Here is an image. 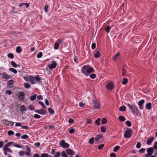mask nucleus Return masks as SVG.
Instances as JSON below:
<instances>
[{
    "label": "nucleus",
    "mask_w": 157,
    "mask_h": 157,
    "mask_svg": "<svg viewBox=\"0 0 157 157\" xmlns=\"http://www.w3.org/2000/svg\"><path fill=\"white\" fill-rule=\"evenodd\" d=\"M26 149L27 151H23V155H25L27 156H29L31 152V149L29 147L26 146Z\"/></svg>",
    "instance_id": "nucleus-9"
},
{
    "label": "nucleus",
    "mask_w": 157,
    "mask_h": 157,
    "mask_svg": "<svg viewBox=\"0 0 157 157\" xmlns=\"http://www.w3.org/2000/svg\"><path fill=\"white\" fill-rule=\"evenodd\" d=\"M126 107L124 105H122L119 108V110L120 111H125L126 110Z\"/></svg>",
    "instance_id": "nucleus-21"
},
{
    "label": "nucleus",
    "mask_w": 157,
    "mask_h": 157,
    "mask_svg": "<svg viewBox=\"0 0 157 157\" xmlns=\"http://www.w3.org/2000/svg\"><path fill=\"white\" fill-rule=\"evenodd\" d=\"M153 140V137H152L151 138L148 139L147 141V144L148 145H150L152 143Z\"/></svg>",
    "instance_id": "nucleus-18"
},
{
    "label": "nucleus",
    "mask_w": 157,
    "mask_h": 157,
    "mask_svg": "<svg viewBox=\"0 0 157 157\" xmlns=\"http://www.w3.org/2000/svg\"><path fill=\"white\" fill-rule=\"evenodd\" d=\"M151 105H152L151 103H148L146 104L145 108L147 110H150L151 109Z\"/></svg>",
    "instance_id": "nucleus-13"
},
{
    "label": "nucleus",
    "mask_w": 157,
    "mask_h": 157,
    "mask_svg": "<svg viewBox=\"0 0 157 157\" xmlns=\"http://www.w3.org/2000/svg\"><path fill=\"white\" fill-rule=\"evenodd\" d=\"M120 147L119 146H116L113 149V151L114 152H116L119 149Z\"/></svg>",
    "instance_id": "nucleus-37"
},
{
    "label": "nucleus",
    "mask_w": 157,
    "mask_h": 157,
    "mask_svg": "<svg viewBox=\"0 0 157 157\" xmlns=\"http://www.w3.org/2000/svg\"><path fill=\"white\" fill-rule=\"evenodd\" d=\"M106 128L104 126H102L101 128V132H105L106 131Z\"/></svg>",
    "instance_id": "nucleus-42"
},
{
    "label": "nucleus",
    "mask_w": 157,
    "mask_h": 157,
    "mask_svg": "<svg viewBox=\"0 0 157 157\" xmlns=\"http://www.w3.org/2000/svg\"><path fill=\"white\" fill-rule=\"evenodd\" d=\"M94 137L91 138L89 141V142L90 144H93L94 143Z\"/></svg>",
    "instance_id": "nucleus-35"
},
{
    "label": "nucleus",
    "mask_w": 157,
    "mask_h": 157,
    "mask_svg": "<svg viewBox=\"0 0 157 157\" xmlns=\"http://www.w3.org/2000/svg\"><path fill=\"white\" fill-rule=\"evenodd\" d=\"M13 81L12 80H9L7 83L8 85L9 86H11L13 85Z\"/></svg>",
    "instance_id": "nucleus-29"
},
{
    "label": "nucleus",
    "mask_w": 157,
    "mask_h": 157,
    "mask_svg": "<svg viewBox=\"0 0 157 157\" xmlns=\"http://www.w3.org/2000/svg\"><path fill=\"white\" fill-rule=\"evenodd\" d=\"M141 147V144L140 142H138L136 145V147L137 148H140Z\"/></svg>",
    "instance_id": "nucleus-59"
},
{
    "label": "nucleus",
    "mask_w": 157,
    "mask_h": 157,
    "mask_svg": "<svg viewBox=\"0 0 157 157\" xmlns=\"http://www.w3.org/2000/svg\"><path fill=\"white\" fill-rule=\"evenodd\" d=\"M125 124L128 127H130L131 125V123L130 121H126Z\"/></svg>",
    "instance_id": "nucleus-45"
},
{
    "label": "nucleus",
    "mask_w": 157,
    "mask_h": 157,
    "mask_svg": "<svg viewBox=\"0 0 157 157\" xmlns=\"http://www.w3.org/2000/svg\"><path fill=\"white\" fill-rule=\"evenodd\" d=\"M96 44L95 43H93L91 45L92 49H94L95 48Z\"/></svg>",
    "instance_id": "nucleus-60"
},
{
    "label": "nucleus",
    "mask_w": 157,
    "mask_h": 157,
    "mask_svg": "<svg viewBox=\"0 0 157 157\" xmlns=\"http://www.w3.org/2000/svg\"><path fill=\"white\" fill-rule=\"evenodd\" d=\"M61 156L62 157H67V155L64 151H63L61 152Z\"/></svg>",
    "instance_id": "nucleus-39"
},
{
    "label": "nucleus",
    "mask_w": 157,
    "mask_h": 157,
    "mask_svg": "<svg viewBox=\"0 0 157 157\" xmlns=\"http://www.w3.org/2000/svg\"><path fill=\"white\" fill-rule=\"evenodd\" d=\"M48 154L46 153H44L41 154L40 157H48Z\"/></svg>",
    "instance_id": "nucleus-38"
},
{
    "label": "nucleus",
    "mask_w": 157,
    "mask_h": 157,
    "mask_svg": "<svg viewBox=\"0 0 157 157\" xmlns=\"http://www.w3.org/2000/svg\"><path fill=\"white\" fill-rule=\"evenodd\" d=\"M43 54L41 52H40L38 54H37V57L38 58H40L42 57Z\"/></svg>",
    "instance_id": "nucleus-47"
},
{
    "label": "nucleus",
    "mask_w": 157,
    "mask_h": 157,
    "mask_svg": "<svg viewBox=\"0 0 157 157\" xmlns=\"http://www.w3.org/2000/svg\"><path fill=\"white\" fill-rule=\"evenodd\" d=\"M11 64L13 67L14 68H16L17 67L16 63L13 61H12L11 62Z\"/></svg>",
    "instance_id": "nucleus-32"
},
{
    "label": "nucleus",
    "mask_w": 157,
    "mask_h": 157,
    "mask_svg": "<svg viewBox=\"0 0 157 157\" xmlns=\"http://www.w3.org/2000/svg\"><path fill=\"white\" fill-rule=\"evenodd\" d=\"M59 145L63 148H66L69 147V145L67 143H65L64 140H61L59 142Z\"/></svg>",
    "instance_id": "nucleus-4"
},
{
    "label": "nucleus",
    "mask_w": 157,
    "mask_h": 157,
    "mask_svg": "<svg viewBox=\"0 0 157 157\" xmlns=\"http://www.w3.org/2000/svg\"><path fill=\"white\" fill-rule=\"evenodd\" d=\"M154 147L155 149L157 150V142H155L154 145Z\"/></svg>",
    "instance_id": "nucleus-61"
},
{
    "label": "nucleus",
    "mask_w": 157,
    "mask_h": 157,
    "mask_svg": "<svg viewBox=\"0 0 157 157\" xmlns=\"http://www.w3.org/2000/svg\"><path fill=\"white\" fill-rule=\"evenodd\" d=\"M2 123L5 125L6 126H9V125L10 121L4 119L2 120Z\"/></svg>",
    "instance_id": "nucleus-16"
},
{
    "label": "nucleus",
    "mask_w": 157,
    "mask_h": 157,
    "mask_svg": "<svg viewBox=\"0 0 157 157\" xmlns=\"http://www.w3.org/2000/svg\"><path fill=\"white\" fill-rule=\"evenodd\" d=\"M33 78L34 80H35L38 82H40L41 80L39 76L38 75H36L35 76H33Z\"/></svg>",
    "instance_id": "nucleus-19"
},
{
    "label": "nucleus",
    "mask_w": 157,
    "mask_h": 157,
    "mask_svg": "<svg viewBox=\"0 0 157 157\" xmlns=\"http://www.w3.org/2000/svg\"><path fill=\"white\" fill-rule=\"evenodd\" d=\"M132 131L130 128H128L124 134V136L126 138H129L131 136Z\"/></svg>",
    "instance_id": "nucleus-3"
},
{
    "label": "nucleus",
    "mask_w": 157,
    "mask_h": 157,
    "mask_svg": "<svg viewBox=\"0 0 157 157\" xmlns=\"http://www.w3.org/2000/svg\"><path fill=\"white\" fill-rule=\"evenodd\" d=\"M34 112L36 113L42 115H44L46 113V111L43 109H41L40 110H35Z\"/></svg>",
    "instance_id": "nucleus-7"
},
{
    "label": "nucleus",
    "mask_w": 157,
    "mask_h": 157,
    "mask_svg": "<svg viewBox=\"0 0 157 157\" xmlns=\"http://www.w3.org/2000/svg\"><path fill=\"white\" fill-rule=\"evenodd\" d=\"M34 81L35 80L33 79V76H30L29 81L30 82L32 85H34L35 84V82H34Z\"/></svg>",
    "instance_id": "nucleus-17"
},
{
    "label": "nucleus",
    "mask_w": 157,
    "mask_h": 157,
    "mask_svg": "<svg viewBox=\"0 0 157 157\" xmlns=\"http://www.w3.org/2000/svg\"><path fill=\"white\" fill-rule=\"evenodd\" d=\"M24 86L25 88L27 89L31 87V85L27 83H25L24 84Z\"/></svg>",
    "instance_id": "nucleus-46"
},
{
    "label": "nucleus",
    "mask_w": 157,
    "mask_h": 157,
    "mask_svg": "<svg viewBox=\"0 0 157 157\" xmlns=\"http://www.w3.org/2000/svg\"><path fill=\"white\" fill-rule=\"evenodd\" d=\"M107 122V120L105 118H103L101 120V123L104 124Z\"/></svg>",
    "instance_id": "nucleus-49"
},
{
    "label": "nucleus",
    "mask_w": 157,
    "mask_h": 157,
    "mask_svg": "<svg viewBox=\"0 0 157 157\" xmlns=\"http://www.w3.org/2000/svg\"><path fill=\"white\" fill-rule=\"evenodd\" d=\"M110 157H116V155L115 153H112L110 154Z\"/></svg>",
    "instance_id": "nucleus-63"
},
{
    "label": "nucleus",
    "mask_w": 157,
    "mask_h": 157,
    "mask_svg": "<svg viewBox=\"0 0 157 157\" xmlns=\"http://www.w3.org/2000/svg\"><path fill=\"white\" fill-rule=\"evenodd\" d=\"M34 118L36 119H39L41 117V116L37 114H36L34 115Z\"/></svg>",
    "instance_id": "nucleus-51"
},
{
    "label": "nucleus",
    "mask_w": 157,
    "mask_h": 157,
    "mask_svg": "<svg viewBox=\"0 0 157 157\" xmlns=\"http://www.w3.org/2000/svg\"><path fill=\"white\" fill-rule=\"evenodd\" d=\"M106 86V88L109 90H112L113 88V85L112 82L108 83Z\"/></svg>",
    "instance_id": "nucleus-10"
},
{
    "label": "nucleus",
    "mask_w": 157,
    "mask_h": 157,
    "mask_svg": "<svg viewBox=\"0 0 157 157\" xmlns=\"http://www.w3.org/2000/svg\"><path fill=\"white\" fill-rule=\"evenodd\" d=\"M96 76V75L94 74H92L90 75V77L92 79H94Z\"/></svg>",
    "instance_id": "nucleus-48"
},
{
    "label": "nucleus",
    "mask_w": 157,
    "mask_h": 157,
    "mask_svg": "<svg viewBox=\"0 0 157 157\" xmlns=\"http://www.w3.org/2000/svg\"><path fill=\"white\" fill-rule=\"evenodd\" d=\"M37 96V94H35L34 95L31 96L30 97V100L32 101H34L36 98Z\"/></svg>",
    "instance_id": "nucleus-23"
},
{
    "label": "nucleus",
    "mask_w": 157,
    "mask_h": 157,
    "mask_svg": "<svg viewBox=\"0 0 157 157\" xmlns=\"http://www.w3.org/2000/svg\"><path fill=\"white\" fill-rule=\"evenodd\" d=\"M1 75L2 76V78L3 79L8 80L11 78L10 75L5 72L1 74Z\"/></svg>",
    "instance_id": "nucleus-6"
},
{
    "label": "nucleus",
    "mask_w": 157,
    "mask_h": 157,
    "mask_svg": "<svg viewBox=\"0 0 157 157\" xmlns=\"http://www.w3.org/2000/svg\"><path fill=\"white\" fill-rule=\"evenodd\" d=\"M85 104L83 103L82 102H80L79 104V105L80 107H82L85 105Z\"/></svg>",
    "instance_id": "nucleus-64"
},
{
    "label": "nucleus",
    "mask_w": 157,
    "mask_h": 157,
    "mask_svg": "<svg viewBox=\"0 0 157 157\" xmlns=\"http://www.w3.org/2000/svg\"><path fill=\"white\" fill-rule=\"evenodd\" d=\"M38 103L44 109H46V106L43 103V102L41 101H39Z\"/></svg>",
    "instance_id": "nucleus-40"
},
{
    "label": "nucleus",
    "mask_w": 157,
    "mask_h": 157,
    "mask_svg": "<svg viewBox=\"0 0 157 157\" xmlns=\"http://www.w3.org/2000/svg\"><path fill=\"white\" fill-rule=\"evenodd\" d=\"M29 137V136L27 135H24L21 136V138L23 139H26L28 138Z\"/></svg>",
    "instance_id": "nucleus-41"
},
{
    "label": "nucleus",
    "mask_w": 157,
    "mask_h": 157,
    "mask_svg": "<svg viewBox=\"0 0 157 157\" xmlns=\"http://www.w3.org/2000/svg\"><path fill=\"white\" fill-rule=\"evenodd\" d=\"M9 70L15 74H16L17 73V71L15 69L13 68H10L9 69Z\"/></svg>",
    "instance_id": "nucleus-27"
},
{
    "label": "nucleus",
    "mask_w": 157,
    "mask_h": 157,
    "mask_svg": "<svg viewBox=\"0 0 157 157\" xmlns=\"http://www.w3.org/2000/svg\"><path fill=\"white\" fill-rule=\"evenodd\" d=\"M111 30L110 27L109 26H107L105 28V30L107 33H109Z\"/></svg>",
    "instance_id": "nucleus-31"
},
{
    "label": "nucleus",
    "mask_w": 157,
    "mask_h": 157,
    "mask_svg": "<svg viewBox=\"0 0 157 157\" xmlns=\"http://www.w3.org/2000/svg\"><path fill=\"white\" fill-rule=\"evenodd\" d=\"M127 105L132 111L133 114H137L138 113V109L135 104H128Z\"/></svg>",
    "instance_id": "nucleus-2"
},
{
    "label": "nucleus",
    "mask_w": 157,
    "mask_h": 157,
    "mask_svg": "<svg viewBox=\"0 0 157 157\" xmlns=\"http://www.w3.org/2000/svg\"><path fill=\"white\" fill-rule=\"evenodd\" d=\"M60 153L59 152H57L56 155L54 156V157H60Z\"/></svg>",
    "instance_id": "nucleus-52"
},
{
    "label": "nucleus",
    "mask_w": 157,
    "mask_h": 157,
    "mask_svg": "<svg viewBox=\"0 0 157 157\" xmlns=\"http://www.w3.org/2000/svg\"><path fill=\"white\" fill-rule=\"evenodd\" d=\"M37 100H42L43 99V97L42 95H40L38 96H37Z\"/></svg>",
    "instance_id": "nucleus-53"
},
{
    "label": "nucleus",
    "mask_w": 157,
    "mask_h": 157,
    "mask_svg": "<svg viewBox=\"0 0 157 157\" xmlns=\"http://www.w3.org/2000/svg\"><path fill=\"white\" fill-rule=\"evenodd\" d=\"M94 69L93 68L90 67L89 66H84L81 69L82 73L86 76H88L90 73L94 72Z\"/></svg>",
    "instance_id": "nucleus-1"
},
{
    "label": "nucleus",
    "mask_w": 157,
    "mask_h": 157,
    "mask_svg": "<svg viewBox=\"0 0 157 157\" xmlns=\"http://www.w3.org/2000/svg\"><path fill=\"white\" fill-rule=\"evenodd\" d=\"M26 108L25 106L24 105H22L21 107L20 111L21 112L26 111Z\"/></svg>",
    "instance_id": "nucleus-20"
},
{
    "label": "nucleus",
    "mask_w": 157,
    "mask_h": 157,
    "mask_svg": "<svg viewBox=\"0 0 157 157\" xmlns=\"http://www.w3.org/2000/svg\"><path fill=\"white\" fill-rule=\"evenodd\" d=\"M66 152L69 155H74V151L71 149H67L66 150Z\"/></svg>",
    "instance_id": "nucleus-11"
},
{
    "label": "nucleus",
    "mask_w": 157,
    "mask_h": 157,
    "mask_svg": "<svg viewBox=\"0 0 157 157\" xmlns=\"http://www.w3.org/2000/svg\"><path fill=\"white\" fill-rule=\"evenodd\" d=\"M144 102L145 101L143 99H142L139 101L138 102V105H143L144 104Z\"/></svg>",
    "instance_id": "nucleus-28"
},
{
    "label": "nucleus",
    "mask_w": 157,
    "mask_h": 157,
    "mask_svg": "<svg viewBox=\"0 0 157 157\" xmlns=\"http://www.w3.org/2000/svg\"><path fill=\"white\" fill-rule=\"evenodd\" d=\"M120 53L119 52H118L114 56H113V60H115L117 59V58L118 56H119Z\"/></svg>",
    "instance_id": "nucleus-36"
},
{
    "label": "nucleus",
    "mask_w": 157,
    "mask_h": 157,
    "mask_svg": "<svg viewBox=\"0 0 157 157\" xmlns=\"http://www.w3.org/2000/svg\"><path fill=\"white\" fill-rule=\"evenodd\" d=\"M4 149L7 152H9L11 153H12V150L9 148L5 149Z\"/></svg>",
    "instance_id": "nucleus-55"
},
{
    "label": "nucleus",
    "mask_w": 157,
    "mask_h": 157,
    "mask_svg": "<svg viewBox=\"0 0 157 157\" xmlns=\"http://www.w3.org/2000/svg\"><path fill=\"white\" fill-rule=\"evenodd\" d=\"M48 112L49 113L51 114H53L54 113V112L53 109L51 108H48Z\"/></svg>",
    "instance_id": "nucleus-43"
},
{
    "label": "nucleus",
    "mask_w": 157,
    "mask_h": 157,
    "mask_svg": "<svg viewBox=\"0 0 157 157\" xmlns=\"http://www.w3.org/2000/svg\"><path fill=\"white\" fill-rule=\"evenodd\" d=\"M14 132L12 130H9L8 131V134L9 136H11L14 134Z\"/></svg>",
    "instance_id": "nucleus-44"
},
{
    "label": "nucleus",
    "mask_w": 157,
    "mask_h": 157,
    "mask_svg": "<svg viewBox=\"0 0 157 157\" xmlns=\"http://www.w3.org/2000/svg\"><path fill=\"white\" fill-rule=\"evenodd\" d=\"M119 119L121 121H124L125 120V118L123 116H120L119 117Z\"/></svg>",
    "instance_id": "nucleus-30"
},
{
    "label": "nucleus",
    "mask_w": 157,
    "mask_h": 157,
    "mask_svg": "<svg viewBox=\"0 0 157 157\" xmlns=\"http://www.w3.org/2000/svg\"><path fill=\"white\" fill-rule=\"evenodd\" d=\"M154 149L152 147H150L147 149V153L152 155L153 153Z\"/></svg>",
    "instance_id": "nucleus-14"
},
{
    "label": "nucleus",
    "mask_w": 157,
    "mask_h": 157,
    "mask_svg": "<svg viewBox=\"0 0 157 157\" xmlns=\"http://www.w3.org/2000/svg\"><path fill=\"white\" fill-rule=\"evenodd\" d=\"M29 109L30 110H33L35 109V107L34 106L30 105L29 106Z\"/></svg>",
    "instance_id": "nucleus-50"
},
{
    "label": "nucleus",
    "mask_w": 157,
    "mask_h": 157,
    "mask_svg": "<svg viewBox=\"0 0 157 157\" xmlns=\"http://www.w3.org/2000/svg\"><path fill=\"white\" fill-rule=\"evenodd\" d=\"M100 121L101 119L100 118H98L95 121V123L97 125H99L100 124Z\"/></svg>",
    "instance_id": "nucleus-34"
},
{
    "label": "nucleus",
    "mask_w": 157,
    "mask_h": 157,
    "mask_svg": "<svg viewBox=\"0 0 157 157\" xmlns=\"http://www.w3.org/2000/svg\"><path fill=\"white\" fill-rule=\"evenodd\" d=\"M93 104L94 107V109H98L100 107V103L97 100H94L93 101Z\"/></svg>",
    "instance_id": "nucleus-5"
},
{
    "label": "nucleus",
    "mask_w": 157,
    "mask_h": 157,
    "mask_svg": "<svg viewBox=\"0 0 157 157\" xmlns=\"http://www.w3.org/2000/svg\"><path fill=\"white\" fill-rule=\"evenodd\" d=\"M126 74V70L125 69H123L122 70V75L124 77L125 76Z\"/></svg>",
    "instance_id": "nucleus-56"
},
{
    "label": "nucleus",
    "mask_w": 157,
    "mask_h": 157,
    "mask_svg": "<svg viewBox=\"0 0 157 157\" xmlns=\"http://www.w3.org/2000/svg\"><path fill=\"white\" fill-rule=\"evenodd\" d=\"M13 146H14V147L18 148H21L22 147L21 146H20L19 144H13Z\"/></svg>",
    "instance_id": "nucleus-57"
},
{
    "label": "nucleus",
    "mask_w": 157,
    "mask_h": 157,
    "mask_svg": "<svg viewBox=\"0 0 157 157\" xmlns=\"http://www.w3.org/2000/svg\"><path fill=\"white\" fill-rule=\"evenodd\" d=\"M11 91L10 90H7L6 92V94L8 95H10L11 94Z\"/></svg>",
    "instance_id": "nucleus-62"
},
{
    "label": "nucleus",
    "mask_w": 157,
    "mask_h": 157,
    "mask_svg": "<svg viewBox=\"0 0 157 157\" xmlns=\"http://www.w3.org/2000/svg\"><path fill=\"white\" fill-rule=\"evenodd\" d=\"M102 137V135L101 134L97 135L95 138V140L96 141H98L99 140L101 139Z\"/></svg>",
    "instance_id": "nucleus-15"
},
{
    "label": "nucleus",
    "mask_w": 157,
    "mask_h": 157,
    "mask_svg": "<svg viewBox=\"0 0 157 157\" xmlns=\"http://www.w3.org/2000/svg\"><path fill=\"white\" fill-rule=\"evenodd\" d=\"M25 98V93L21 91L19 93L18 98L19 100H22Z\"/></svg>",
    "instance_id": "nucleus-8"
},
{
    "label": "nucleus",
    "mask_w": 157,
    "mask_h": 157,
    "mask_svg": "<svg viewBox=\"0 0 157 157\" xmlns=\"http://www.w3.org/2000/svg\"><path fill=\"white\" fill-rule=\"evenodd\" d=\"M59 46V43L56 42L54 44V49L55 50H57L58 49Z\"/></svg>",
    "instance_id": "nucleus-25"
},
{
    "label": "nucleus",
    "mask_w": 157,
    "mask_h": 157,
    "mask_svg": "<svg viewBox=\"0 0 157 157\" xmlns=\"http://www.w3.org/2000/svg\"><path fill=\"white\" fill-rule=\"evenodd\" d=\"M100 56V54L98 51H96V52L94 54V56L95 58H98Z\"/></svg>",
    "instance_id": "nucleus-22"
},
{
    "label": "nucleus",
    "mask_w": 157,
    "mask_h": 157,
    "mask_svg": "<svg viewBox=\"0 0 157 157\" xmlns=\"http://www.w3.org/2000/svg\"><path fill=\"white\" fill-rule=\"evenodd\" d=\"M128 81V79L126 78H124L123 79V81L122 82V83L124 85H126Z\"/></svg>",
    "instance_id": "nucleus-24"
},
{
    "label": "nucleus",
    "mask_w": 157,
    "mask_h": 157,
    "mask_svg": "<svg viewBox=\"0 0 157 157\" xmlns=\"http://www.w3.org/2000/svg\"><path fill=\"white\" fill-rule=\"evenodd\" d=\"M21 51L22 50L20 46H18L16 48V52L17 53H20L21 52Z\"/></svg>",
    "instance_id": "nucleus-26"
},
{
    "label": "nucleus",
    "mask_w": 157,
    "mask_h": 157,
    "mask_svg": "<svg viewBox=\"0 0 157 157\" xmlns=\"http://www.w3.org/2000/svg\"><path fill=\"white\" fill-rule=\"evenodd\" d=\"M75 132V129L73 128L70 129L69 131V132L70 134L73 133Z\"/></svg>",
    "instance_id": "nucleus-54"
},
{
    "label": "nucleus",
    "mask_w": 157,
    "mask_h": 157,
    "mask_svg": "<svg viewBox=\"0 0 157 157\" xmlns=\"http://www.w3.org/2000/svg\"><path fill=\"white\" fill-rule=\"evenodd\" d=\"M8 57L11 59H13L14 57L13 54L12 53H10L7 55Z\"/></svg>",
    "instance_id": "nucleus-33"
},
{
    "label": "nucleus",
    "mask_w": 157,
    "mask_h": 157,
    "mask_svg": "<svg viewBox=\"0 0 157 157\" xmlns=\"http://www.w3.org/2000/svg\"><path fill=\"white\" fill-rule=\"evenodd\" d=\"M22 124L20 122H17L16 123L15 126L16 127L21 126Z\"/></svg>",
    "instance_id": "nucleus-58"
},
{
    "label": "nucleus",
    "mask_w": 157,
    "mask_h": 157,
    "mask_svg": "<svg viewBox=\"0 0 157 157\" xmlns=\"http://www.w3.org/2000/svg\"><path fill=\"white\" fill-rule=\"evenodd\" d=\"M56 66V63L55 61L53 62L52 63L49 65V67L51 69L55 68Z\"/></svg>",
    "instance_id": "nucleus-12"
}]
</instances>
